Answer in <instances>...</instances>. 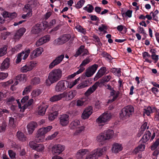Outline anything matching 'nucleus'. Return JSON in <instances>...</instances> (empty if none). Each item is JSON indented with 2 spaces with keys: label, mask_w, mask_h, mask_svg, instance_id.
<instances>
[{
  "label": "nucleus",
  "mask_w": 159,
  "mask_h": 159,
  "mask_svg": "<svg viewBox=\"0 0 159 159\" xmlns=\"http://www.w3.org/2000/svg\"><path fill=\"white\" fill-rule=\"evenodd\" d=\"M80 125V121L78 120H75L71 122L70 127L71 129H74L78 128Z\"/></svg>",
  "instance_id": "26"
},
{
  "label": "nucleus",
  "mask_w": 159,
  "mask_h": 159,
  "mask_svg": "<svg viewBox=\"0 0 159 159\" xmlns=\"http://www.w3.org/2000/svg\"><path fill=\"white\" fill-rule=\"evenodd\" d=\"M93 38L95 40V41L98 43V44L100 46L102 45V43L101 42L100 39L96 35H94L93 36Z\"/></svg>",
  "instance_id": "63"
},
{
  "label": "nucleus",
  "mask_w": 159,
  "mask_h": 159,
  "mask_svg": "<svg viewBox=\"0 0 159 159\" xmlns=\"http://www.w3.org/2000/svg\"><path fill=\"white\" fill-rule=\"evenodd\" d=\"M111 71L114 75L119 77L120 76L121 69L112 68L111 69Z\"/></svg>",
  "instance_id": "35"
},
{
  "label": "nucleus",
  "mask_w": 159,
  "mask_h": 159,
  "mask_svg": "<svg viewBox=\"0 0 159 159\" xmlns=\"http://www.w3.org/2000/svg\"><path fill=\"white\" fill-rule=\"evenodd\" d=\"M69 115L66 114L61 115L59 117L60 124L62 126H66L69 124Z\"/></svg>",
  "instance_id": "10"
},
{
  "label": "nucleus",
  "mask_w": 159,
  "mask_h": 159,
  "mask_svg": "<svg viewBox=\"0 0 159 159\" xmlns=\"http://www.w3.org/2000/svg\"><path fill=\"white\" fill-rule=\"evenodd\" d=\"M100 84V83L98 81L96 82L92 86L89 88L85 93V96L88 97L93 93L97 89Z\"/></svg>",
  "instance_id": "15"
},
{
  "label": "nucleus",
  "mask_w": 159,
  "mask_h": 159,
  "mask_svg": "<svg viewBox=\"0 0 159 159\" xmlns=\"http://www.w3.org/2000/svg\"><path fill=\"white\" fill-rule=\"evenodd\" d=\"M50 37L49 35H46L39 39L36 43V45L39 46L44 43H46L49 41Z\"/></svg>",
  "instance_id": "20"
},
{
  "label": "nucleus",
  "mask_w": 159,
  "mask_h": 159,
  "mask_svg": "<svg viewBox=\"0 0 159 159\" xmlns=\"http://www.w3.org/2000/svg\"><path fill=\"white\" fill-rule=\"evenodd\" d=\"M61 109V107L60 105H54L52 107V110L53 112H57L58 113V111L60 110Z\"/></svg>",
  "instance_id": "56"
},
{
  "label": "nucleus",
  "mask_w": 159,
  "mask_h": 159,
  "mask_svg": "<svg viewBox=\"0 0 159 159\" xmlns=\"http://www.w3.org/2000/svg\"><path fill=\"white\" fill-rule=\"evenodd\" d=\"M9 155L10 157L12 159L16 158V153L11 150H9L8 151Z\"/></svg>",
  "instance_id": "57"
},
{
  "label": "nucleus",
  "mask_w": 159,
  "mask_h": 159,
  "mask_svg": "<svg viewBox=\"0 0 159 159\" xmlns=\"http://www.w3.org/2000/svg\"><path fill=\"white\" fill-rule=\"evenodd\" d=\"M134 112V108L133 106H127L121 110L120 113V118L122 120L127 119L132 115Z\"/></svg>",
  "instance_id": "2"
},
{
  "label": "nucleus",
  "mask_w": 159,
  "mask_h": 159,
  "mask_svg": "<svg viewBox=\"0 0 159 159\" xmlns=\"http://www.w3.org/2000/svg\"><path fill=\"white\" fill-rule=\"evenodd\" d=\"M150 110V107H148L147 109H144L143 113L146 114L148 116H149L151 113Z\"/></svg>",
  "instance_id": "62"
},
{
  "label": "nucleus",
  "mask_w": 159,
  "mask_h": 159,
  "mask_svg": "<svg viewBox=\"0 0 159 159\" xmlns=\"http://www.w3.org/2000/svg\"><path fill=\"white\" fill-rule=\"evenodd\" d=\"M62 76V71L60 69H54L50 72L48 79L46 80V84L47 86L56 82L59 80Z\"/></svg>",
  "instance_id": "1"
},
{
  "label": "nucleus",
  "mask_w": 159,
  "mask_h": 159,
  "mask_svg": "<svg viewBox=\"0 0 159 159\" xmlns=\"http://www.w3.org/2000/svg\"><path fill=\"white\" fill-rule=\"evenodd\" d=\"M64 57V54H61L58 56L50 63L49 66V68L52 69L55 66L59 64L62 61Z\"/></svg>",
  "instance_id": "14"
},
{
  "label": "nucleus",
  "mask_w": 159,
  "mask_h": 159,
  "mask_svg": "<svg viewBox=\"0 0 159 159\" xmlns=\"http://www.w3.org/2000/svg\"><path fill=\"white\" fill-rule=\"evenodd\" d=\"M107 69L105 67H102L98 70L96 75L94 78L95 81L97 80L98 79L102 77L105 73Z\"/></svg>",
  "instance_id": "17"
},
{
  "label": "nucleus",
  "mask_w": 159,
  "mask_h": 159,
  "mask_svg": "<svg viewBox=\"0 0 159 159\" xmlns=\"http://www.w3.org/2000/svg\"><path fill=\"white\" fill-rule=\"evenodd\" d=\"M9 113V111L7 110L0 108V117H2L3 116V114Z\"/></svg>",
  "instance_id": "59"
},
{
  "label": "nucleus",
  "mask_w": 159,
  "mask_h": 159,
  "mask_svg": "<svg viewBox=\"0 0 159 159\" xmlns=\"http://www.w3.org/2000/svg\"><path fill=\"white\" fill-rule=\"evenodd\" d=\"M77 92L76 90H72L67 94V98L68 100L72 99L76 95Z\"/></svg>",
  "instance_id": "33"
},
{
  "label": "nucleus",
  "mask_w": 159,
  "mask_h": 159,
  "mask_svg": "<svg viewBox=\"0 0 159 159\" xmlns=\"http://www.w3.org/2000/svg\"><path fill=\"white\" fill-rule=\"evenodd\" d=\"M98 67V65L94 64L92 66L89 67L88 69L94 74L96 72Z\"/></svg>",
  "instance_id": "50"
},
{
  "label": "nucleus",
  "mask_w": 159,
  "mask_h": 159,
  "mask_svg": "<svg viewBox=\"0 0 159 159\" xmlns=\"http://www.w3.org/2000/svg\"><path fill=\"white\" fill-rule=\"evenodd\" d=\"M122 149V148L121 145L117 143H114L112 148L113 151L116 153L120 151Z\"/></svg>",
  "instance_id": "32"
},
{
  "label": "nucleus",
  "mask_w": 159,
  "mask_h": 159,
  "mask_svg": "<svg viewBox=\"0 0 159 159\" xmlns=\"http://www.w3.org/2000/svg\"><path fill=\"white\" fill-rule=\"evenodd\" d=\"M10 60L8 58H6L2 63L0 69L1 70L7 69L10 65Z\"/></svg>",
  "instance_id": "24"
},
{
  "label": "nucleus",
  "mask_w": 159,
  "mask_h": 159,
  "mask_svg": "<svg viewBox=\"0 0 159 159\" xmlns=\"http://www.w3.org/2000/svg\"><path fill=\"white\" fill-rule=\"evenodd\" d=\"M85 73L87 77H90L94 74H93L92 72L88 69H87L86 70Z\"/></svg>",
  "instance_id": "60"
},
{
  "label": "nucleus",
  "mask_w": 159,
  "mask_h": 159,
  "mask_svg": "<svg viewBox=\"0 0 159 159\" xmlns=\"http://www.w3.org/2000/svg\"><path fill=\"white\" fill-rule=\"evenodd\" d=\"M85 1V0H80L78 1L77 4L75 5V7L77 8H80L84 5Z\"/></svg>",
  "instance_id": "53"
},
{
  "label": "nucleus",
  "mask_w": 159,
  "mask_h": 159,
  "mask_svg": "<svg viewBox=\"0 0 159 159\" xmlns=\"http://www.w3.org/2000/svg\"><path fill=\"white\" fill-rule=\"evenodd\" d=\"M47 27L46 22H39L33 26L31 32L33 34H38L44 30Z\"/></svg>",
  "instance_id": "5"
},
{
  "label": "nucleus",
  "mask_w": 159,
  "mask_h": 159,
  "mask_svg": "<svg viewBox=\"0 0 159 159\" xmlns=\"http://www.w3.org/2000/svg\"><path fill=\"white\" fill-rule=\"evenodd\" d=\"M16 118L12 117H10L9 121V125L13 128L15 127L16 125Z\"/></svg>",
  "instance_id": "39"
},
{
  "label": "nucleus",
  "mask_w": 159,
  "mask_h": 159,
  "mask_svg": "<svg viewBox=\"0 0 159 159\" xmlns=\"http://www.w3.org/2000/svg\"><path fill=\"white\" fill-rule=\"evenodd\" d=\"M32 88V86L31 85H29L25 88L23 92V95H25L30 92Z\"/></svg>",
  "instance_id": "55"
},
{
  "label": "nucleus",
  "mask_w": 159,
  "mask_h": 159,
  "mask_svg": "<svg viewBox=\"0 0 159 159\" xmlns=\"http://www.w3.org/2000/svg\"><path fill=\"white\" fill-rule=\"evenodd\" d=\"M147 122H145L141 126L140 131L142 133L146 129L147 126Z\"/></svg>",
  "instance_id": "64"
},
{
  "label": "nucleus",
  "mask_w": 159,
  "mask_h": 159,
  "mask_svg": "<svg viewBox=\"0 0 159 159\" xmlns=\"http://www.w3.org/2000/svg\"><path fill=\"white\" fill-rule=\"evenodd\" d=\"M69 88V82L66 80L59 81L56 85L55 91L57 92H62Z\"/></svg>",
  "instance_id": "6"
},
{
  "label": "nucleus",
  "mask_w": 159,
  "mask_h": 159,
  "mask_svg": "<svg viewBox=\"0 0 159 159\" xmlns=\"http://www.w3.org/2000/svg\"><path fill=\"white\" fill-rule=\"evenodd\" d=\"M85 128V127L84 126H80L78 128V129L76 130L75 132L77 134L81 133L84 130Z\"/></svg>",
  "instance_id": "61"
},
{
  "label": "nucleus",
  "mask_w": 159,
  "mask_h": 159,
  "mask_svg": "<svg viewBox=\"0 0 159 159\" xmlns=\"http://www.w3.org/2000/svg\"><path fill=\"white\" fill-rule=\"evenodd\" d=\"M64 97L63 93H60L58 95H55L52 97L50 99V101L51 102H55L59 101Z\"/></svg>",
  "instance_id": "29"
},
{
  "label": "nucleus",
  "mask_w": 159,
  "mask_h": 159,
  "mask_svg": "<svg viewBox=\"0 0 159 159\" xmlns=\"http://www.w3.org/2000/svg\"><path fill=\"white\" fill-rule=\"evenodd\" d=\"M26 29L24 28H21L16 33L15 35V39H19L23 35L25 32Z\"/></svg>",
  "instance_id": "23"
},
{
  "label": "nucleus",
  "mask_w": 159,
  "mask_h": 159,
  "mask_svg": "<svg viewBox=\"0 0 159 159\" xmlns=\"http://www.w3.org/2000/svg\"><path fill=\"white\" fill-rule=\"evenodd\" d=\"M111 115L108 112H106L100 116L96 121L98 124L105 123L109 121L111 118Z\"/></svg>",
  "instance_id": "7"
},
{
  "label": "nucleus",
  "mask_w": 159,
  "mask_h": 159,
  "mask_svg": "<svg viewBox=\"0 0 159 159\" xmlns=\"http://www.w3.org/2000/svg\"><path fill=\"white\" fill-rule=\"evenodd\" d=\"M17 136L18 139L20 141H24L26 140V136L22 132L18 131L17 132Z\"/></svg>",
  "instance_id": "34"
},
{
  "label": "nucleus",
  "mask_w": 159,
  "mask_h": 159,
  "mask_svg": "<svg viewBox=\"0 0 159 159\" xmlns=\"http://www.w3.org/2000/svg\"><path fill=\"white\" fill-rule=\"evenodd\" d=\"M64 149V146L60 144L55 145L52 148V152L56 154H59Z\"/></svg>",
  "instance_id": "16"
},
{
  "label": "nucleus",
  "mask_w": 159,
  "mask_h": 159,
  "mask_svg": "<svg viewBox=\"0 0 159 159\" xmlns=\"http://www.w3.org/2000/svg\"><path fill=\"white\" fill-rule=\"evenodd\" d=\"M17 14L15 12L12 13L8 12L7 11H4L3 13V16L5 18L8 17L10 20H11L16 17Z\"/></svg>",
  "instance_id": "25"
},
{
  "label": "nucleus",
  "mask_w": 159,
  "mask_h": 159,
  "mask_svg": "<svg viewBox=\"0 0 159 159\" xmlns=\"http://www.w3.org/2000/svg\"><path fill=\"white\" fill-rule=\"evenodd\" d=\"M142 55L144 59H145V61L151 63L152 61L147 58H145L148 57H150V55L147 52H144L142 53Z\"/></svg>",
  "instance_id": "48"
},
{
  "label": "nucleus",
  "mask_w": 159,
  "mask_h": 159,
  "mask_svg": "<svg viewBox=\"0 0 159 159\" xmlns=\"http://www.w3.org/2000/svg\"><path fill=\"white\" fill-rule=\"evenodd\" d=\"M83 9L89 13H91L93 11L94 7L92 5L89 4L86 7H84Z\"/></svg>",
  "instance_id": "44"
},
{
  "label": "nucleus",
  "mask_w": 159,
  "mask_h": 159,
  "mask_svg": "<svg viewBox=\"0 0 159 159\" xmlns=\"http://www.w3.org/2000/svg\"><path fill=\"white\" fill-rule=\"evenodd\" d=\"M156 136V133L154 131L151 136V133L149 130L146 131L145 134L141 139L140 141L142 143H145L150 139V141L152 140Z\"/></svg>",
  "instance_id": "9"
},
{
  "label": "nucleus",
  "mask_w": 159,
  "mask_h": 159,
  "mask_svg": "<svg viewBox=\"0 0 159 159\" xmlns=\"http://www.w3.org/2000/svg\"><path fill=\"white\" fill-rule=\"evenodd\" d=\"M159 145V138H157L155 141L152 144L151 147L152 150H154L156 149Z\"/></svg>",
  "instance_id": "45"
},
{
  "label": "nucleus",
  "mask_w": 159,
  "mask_h": 159,
  "mask_svg": "<svg viewBox=\"0 0 159 159\" xmlns=\"http://www.w3.org/2000/svg\"><path fill=\"white\" fill-rule=\"evenodd\" d=\"M87 151L86 149L79 150L76 154V158L78 159H82L83 156L86 154V152Z\"/></svg>",
  "instance_id": "30"
},
{
  "label": "nucleus",
  "mask_w": 159,
  "mask_h": 159,
  "mask_svg": "<svg viewBox=\"0 0 159 159\" xmlns=\"http://www.w3.org/2000/svg\"><path fill=\"white\" fill-rule=\"evenodd\" d=\"M37 123L34 121L31 122L27 125V128L29 134H32L35 129L37 126Z\"/></svg>",
  "instance_id": "22"
},
{
  "label": "nucleus",
  "mask_w": 159,
  "mask_h": 159,
  "mask_svg": "<svg viewBox=\"0 0 159 159\" xmlns=\"http://www.w3.org/2000/svg\"><path fill=\"white\" fill-rule=\"evenodd\" d=\"M91 79L89 78L87 80L81 81L82 82L77 86V88L78 89H82L89 86L91 84Z\"/></svg>",
  "instance_id": "19"
},
{
  "label": "nucleus",
  "mask_w": 159,
  "mask_h": 159,
  "mask_svg": "<svg viewBox=\"0 0 159 159\" xmlns=\"http://www.w3.org/2000/svg\"><path fill=\"white\" fill-rule=\"evenodd\" d=\"M42 48H39L33 51L31 53L30 55L31 59H32L41 54L42 53Z\"/></svg>",
  "instance_id": "21"
},
{
  "label": "nucleus",
  "mask_w": 159,
  "mask_h": 159,
  "mask_svg": "<svg viewBox=\"0 0 159 159\" xmlns=\"http://www.w3.org/2000/svg\"><path fill=\"white\" fill-rule=\"evenodd\" d=\"M7 46L4 45L0 48V57L5 55L7 53Z\"/></svg>",
  "instance_id": "46"
},
{
  "label": "nucleus",
  "mask_w": 159,
  "mask_h": 159,
  "mask_svg": "<svg viewBox=\"0 0 159 159\" xmlns=\"http://www.w3.org/2000/svg\"><path fill=\"white\" fill-rule=\"evenodd\" d=\"M114 134V132L112 129L106 130L104 131L103 133L101 134L97 137V140L99 142H102L109 139L112 138Z\"/></svg>",
  "instance_id": "3"
},
{
  "label": "nucleus",
  "mask_w": 159,
  "mask_h": 159,
  "mask_svg": "<svg viewBox=\"0 0 159 159\" xmlns=\"http://www.w3.org/2000/svg\"><path fill=\"white\" fill-rule=\"evenodd\" d=\"M44 146L43 144L41 143L37 144L34 150L38 152H41L44 150Z\"/></svg>",
  "instance_id": "51"
},
{
  "label": "nucleus",
  "mask_w": 159,
  "mask_h": 159,
  "mask_svg": "<svg viewBox=\"0 0 159 159\" xmlns=\"http://www.w3.org/2000/svg\"><path fill=\"white\" fill-rule=\"evenodd\" d=\"M107 149L106 147H103L94 150L90 154L86 156V159H98V157L102 155Z\"/></svg>",
  "instance_id": "4"
},
{
  "label": "nucleus",
  "mask_w": 159,
  "mask_h": 159,
  "mask_svg": "<svg viewBox=\"0 0 159 159\" xmlns=\"http://www.w3.org/2000/svg\"><path fill=\"white\" fill-rule=\"evenodd\" d=\"M84 48L85 46H84L83 45H81L77 50L74 56L75 57H77L80 55L83 52Z\"/></svg>",
  "instance_id": "36"
},
{
  "label": "nucleus",
  "mask_w": 159,
  "mask_h": 159,
  "mask_svg": "<svg viewBox=\"0 0 159 159\" xmlns=\"http://www.w3.org/2000/svg\"><path fill=\"white\" fill-rule=\"evenodd\" d=\"M7 126V123L5 121H3L0 125V133L5 132Z\"/></svg>",
  "instance_id": "40"
},
{
  "label": "nucleus",
  "mask_w": 159,
  "mask_h": 159,
  "mask_svg": "<svg viewBox=\"0 0 159 159\" xmlns=\"http://www.w3.org/2000/svg\"><path fill=\"white\" fill-rule=\"evenodd\" d=\"M30 52V50L28 49L25 50V52L23 51L20 53H19L17 56L16 60V63H18L21 61L22 57L23 60H25L28 56L29 53Z\"/></svg>",
  "instance_id": "11"
},
{
  "label": "nucleus",
  "mask_w": 159,
  "mask_h": 159,
  "mask_svg": "<svg viewBox=\"0 0 159 159\" xmlns=\"http://www.w3.org/2000/svg\"><path fill=\"white\" fill-rule=\"evenodd\" d=\"M80 77H79L77 79L75 80L74 81L71 82H69V88L71 89L80 80Z\"/></svg>",
  "instance_id": "52"
},
{
  "label": "nucleus",
  "mask_w": 159,
  "mask_h": 159,
  "mask_svg": "<svg viewBox=\"0 0 159 159\" xmlns=\"http://www.w3.org/2000/svg\"><path fill=\"white\" fill-rule=\"evenodd\" d=\"M145 146L144 144H142L139 145L135 149L134 152L137 153L139 152V151H143L145 148Z\"/></svg>",
  "instance_id": "41"
},
{
  "label": "nucleus",
  "mask_w": 159,
  "mask_h": 159,
  "mask_svg": "<svg viewBox=\"0 0 159 159\" xmlns=\"http://www.w3.org/2000/svg\"><path fill=\"white\" fill-rule=\"evenodd\" d=\"M52 128V126H49L40 128L38 131L36 137L39 138L41 136H44L47 132L50 131Z\"/></svg>",
  "instance_id": "12"
},
{
  "label": "nucleus",
  "mask_w": 159,
  "mask_h": 159,
  "mask_svg": "<svg viewBox=\"0 0 159 159\" xmlns=\"http://www.w3.org/2000/svg\"><path fill=\"white\" fill-rule=\"evenodd\" d=\"M34 66V64L30 63V64H26L21 67V71L23 72H26L31 70Z\"/></svg>",
  "instance_id": "27"
},
{
  "label": "nucleus",
  "mask_w": 159,
  "mask_h": 159,
  "mask_svg": "<svg viewBox=\"0 0 159 159\" xmlns=\"http://www.w3.org/2000/svg\"><path fill=\"white\" fill-rule=\"evenodd\" d=\"M91 61L89 57H88L84 60L80 65V67L85 66L86 65L88 64Z\"/></svg>",
  "instance_id": "54"
},
{
  "label": "nucleus",
  "mask_w": 159,
  "mask_h": 159,
  "mask_svg": "<svg viewBox=\"0 0 159 159\" xmlns=\"http://www.w3.org/2000/svg\"><path fill=\"white\" fill-rule=\"evenodd\" d=\"M138 31L139 32V33L140 34H143V36L144 37V38H142V40H145L147 37V34L145 33V30L143 27H142L140 26H139L138 28Z\"/></svg>",
  "instance_id": "43"
},
{
  "label": "nucleus",
  "mask_w": 159,
  "mask_h": 159,
  "mask_svg": "<svg viewBox=\"0 0 159 159\" xmlns=\"http://www.w3.org/2000/svg\"><path fill=\"white\" fill-rule=\"evenodd\" d=\"M8 76V74L7 73L0 72V80L5 79Z\"/></svg>",
  "instance_id": "58"
},
{
  "label": "nucleus",
  "mask_w": 159,
  "mask_h": 159,
  "mask_svg": "<svg viewBox=\"0 0 159 159\" xmlns=\"http://www.w3.org/2000/svg\"><path fill=\"white\" fill-rule=\"evenodd\" d=\"M111 78V76L110 75H105L101 80L100 83L102 84H104L106 82H107L109 81Z\"/></svg>",
  "instance_id": "37"
},
{
  "label": "nucleus",
  "mask_w": 159,
  "mask_h": 159,
  "mask_svg": "<svg viewBox=\"0 0 159 159\" xmlns=\"http://www.w3.org/2000/svg\"><path fill=\"white\" fill-rule=\"evenodd\" d=\"M93 109L91 106L87 108L84 111L82 114L81 117L83 119H85L88 118L92 114Z\"/></svg>",
  "instance_id": "18"
},
{
  "label": "nucleus",
  "mask_w": 159,
  "mask_h": 159,
  "mask_svg": "<svg viewBox=\"0 0 159 159\" xmlns=\"http://www.w3.org/2000/svg\"><path fill=\"white\" fill-rule=\"evenodd\" d=\"M23 11L28 13H32V8L31 5L28 3L26 4L23 8Z\"/></svg>",
  "instance_id": "42"
},
{
  "label": "nucleus",
  "mask_w": 159,
  "mask_h": 159,
  "mask_svg": "<svg viewBox=\"0 0 159 159\" xmlns=\"http://www.w3.org/2000/svg\"><path fill=\"white\" fill-rule=\"evenodd\" d=\"M58 113L57 112H53L49 114L48 119L52 121L57 116Z\"/></svg>",
  "instance_id": "47"
},
{
  "label": "nucleus",
  "mask_w": 159,
  "mask_h": 159,
  "mask_svg": "<svg viewBox=\"0 0 159 159\" xmlns=\"http://www.w3.org/2000/svg\"><path fill=\"white\" fill-rule=\"evenodd\" d=\"M107 89L111 90V92H110V95L111 96H113V98L111 100H110V101L112 102L115 101L117 99L119 96L120 93L119 91H116L109 84H107Z\"/></svg>",
  "instance_id": "13"
},
{
  "label": "nucleus",
  "mask_w": 159,
  "mask_h": 159,
  "mask_svg": "<svg viewBox=\"0 0 159 159\" xmlns=\"http://www.w3.org/2000/svg\"><path fill=\"white\" fill-rule=\"evenodd\" d=\"M71 38L70 34H64L56 39L54 41L55 45H60L64 43L67 42Z\"/></svg>",
  "instance_id": "8"
},
{
  "label": "nucleus",
  "mask_w": 159,
  "mask_h": 159,
  "mask_svg": "<svg viewBox=\"0 0 159 159\" xmlns=\"http://www.w3.org/2000/svg\"><path fill=\"white\" fill-rule=\"evenodd\" d=\"M48 107V105H41L38 108V114L41 116L44 115L45 114L46 110Z\"/></svg>",
  "instance_id": "28"
},
{
  "label": "nucleus",
  "mask_w": 159,
  "mask_h": 159,
  "mask_svg": "<svg viewBox=\"0 0 159 159\" xmlns=\"http://www.w3.org/2000/svg\"><path fill=\"white\" fill-rule=\"evenodd\" d=\"M40 79L38 77H35L32 79L31 80V84L33 85H36L40 84Z\"/></svg>",
  "instance_id": "38"
},
{
  "label": "nucleus",
  "mask_w": 159,
  "mask_h": 159,
  "mask_svg": "<svg viewBox=\"0 0 159 159\" xmlns=\"http://www.w3.org/2000/svg\"><path fill=\"white\" fill-rule=\"evenodd\" d=\"M16 80L22 83L25 82L26 80V75L25 74H20L16 77Z\"/></svg>",
  "instance_id": "31"
},
{
  "label": "nucleus",
  "mask_w": 159,
  "mask_h": 159,
  "mask_svg": "<svg viewBox=\"0 0 159 159\" xmlns=\"http://www.w3.org/2000/svg\"><path fill=\"white\" fill-rule=\"evenodd\" d=\"M22 45L21 44H19L16 45L11 49V51L14 52H17L20 50L22 48Z\"/></svg>",
  "instance_id": "49"
}]
</instances>
